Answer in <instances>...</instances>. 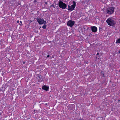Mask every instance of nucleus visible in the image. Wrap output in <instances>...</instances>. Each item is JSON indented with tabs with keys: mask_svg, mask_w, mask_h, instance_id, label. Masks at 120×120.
<instances>
[{
	"mask_svg": "<svg viewBox=\"0 0 120 120\" xmlns=\"http://www.w3.org/2000/svg\"><path fill=\"white\" fill-rule=\"evenodd\" d=\"M106 22L110 26H113L115 24V22L112 19L109 18L107 19Z\"/></svg>",
	"mask_w": 120,
	"mask_h": 120,
	"instance_id": "nucleus-1",
	"label": "nucleus"
},
{
	"mask_svg": "<svg viewBox=\"0 0 120 120\" xmlns=\"http://www.w3.org/2000/svg\"><path fill=\"white\" fill-rule=\"evenodd\" d=\"M114 8L113 7L108 8L106 10V13L109 14H112L114 12Z\"/></svg>",
	"mask_w": 120,
	"mask_h": 120,
	"instance_id": "nucleus-2",
	"label": "nucleus"
},
{
	"mask_svg": "<svg viewBox=\"0 0 120 120\" xmlns=\"http://www.w3.org/2000/svg\"><path fill=\"white\" fill-rule=\"evenodd\" d=\"M59 7L63 9H65L67 7L66 5L61 1H60L58 3Z\"/></svg>",
	"mask_w": 120,
	"mask_h": 120,
	"instance_id": "nucleus-3",
	"label": "nucleus"
},
{
	"mask_svg": "<svg viewBox=\"0 0 120 120\" xmlns=\"http://www.w3.org/2000/svg\"><path fill=\"white\" fill-rule=\"evenodd\" d=\"M37 20L40 24H45L46 23V22L44 21V19L41 18H38L37 19Z\"/></svg>",
	"mask_w": 120,
	"mask_h": 120,
	"instance_id": "nucleus-4",
	"label": "nucleus"
},
{
	"mask_svg": "<svg viewBox=\"0 0 120 120\" xmlns=\"http://www.w3.org/2000/svg\"><path fill=\"white\" fill-rule=\"evenodd\" d=\"M73 4L70 6H68V10H69L72 11L74 10L76 6V3L75 1H73Z\"/></svg>",
	"mask_w": 120,
	"mask_h": 120,
	"instance_id": "nucleus-5",
	"label": "nucleus"
},
{
	"mask_svg": "<svg viewBox=\"0 0 120 120\" xmlns=\"http://www.w3.org/2000/svg\"><path fill=\"white\" fill-rule=\"evenodd\" d=\"M75 23L74 21L71 20H69L67 23V25L69 26L70 27H72L74 25Z\"/></svg>",
	"mask_w": 120,
	"mask_h": 120,
	"instance_id": "nucleus-6",
	"label": "nucleus"
},
{
	"mask_svg": "<svg viewBox=\"0 0 120 120\" xmlns=\"http://www.w3.org/2000/svg\"><path fill=\"white\" fill-rule=\"evenodd\" d=\"M92 31L93 32H96L97 30V27L95 26H92L91 27Z\"/></svg>",
	"mask_w": 120,
	"mask_h": 120,
	"instance_id": "nucleus-7",
	"label": "nucleus"
},
{
	"mask_svg": "<svg viewBox=\"0 0 120 120\" xmlns=\"http://www.w3.org/2000/svg\"><path fill=\"white\" fill-rule=\"evenodd\" d=\"M42 88L43 89L46 91H48V90L49 89V87L48 86H46L45 85H44L42 86Z\"/></svg>",
	"mask_w": 120,
	"mask_h": 120,
	"instance_id": "nucleus-8",
	"label": "nucleus"
},
{
	"mask_svg": "<svg viewBox=\"0 0 120 120\" xmlns=\"http://www.w3.org/2000/svg\"><path fill=\"white\" fill-rule=\"evenodd\" d=\"M44 25L42 26V27L44 29H45L46 28V25Z\"/></svg>",
	"mask_w": 120,
	"mask_h": 120,
	"instance_id": "nucleus-9",
	"label": "nucleus"
},
{
	"mask_svg": "<svg viewBox=\"0 0 120 120\" xmlns=\"http://www.w3.org/2000/svg\"><path fill=\"white\" fill-rule=\"evenodd\" d=\"M116 43H120V39H117L116 41Z\"/></svg>",
	"mask_w": 120,
	"mask_h": 120,
	"instance_id": "nucleus-10",
	"label": "nucleus"
},
{
	"mask_svg": "<svg viewBox=\"0 0 120 120\" xmlns=\"http://www.w3.org/2000/svg\"><path fill=\"white\" fill-rule=\"evenodd\" d=\"M51 6L54 7V8H55V7L54 6V5H53L52 4L51 5Z\"/></svg>",
	"mask_w": 120,
	"mask_h": 120,
	"instance_id": "nucleus-11",
	"label": "nucleus"
},
{
	"mask_svg": "<svg viewBox=\"0 0 120 120\" xmlns=\"http://www.w3.org/2000/svg\"><path fill=\"white\" fill-rule=\"evenodd\" d=\"M49 55H48L47 56V57H49Z\"/></svg>",
	"mask_w": 120,
	"mask_h": 120,
	"instance_id": "nucleus-12",
	"label": "nucleus"
},
{
	"mask_svg": "<svg viewBox=\"0 0 120 120\" xmlns=\"http://www.w3.org/2000/svg\"><path fill=\"white\" fill-rule=\"evenodd\" d=\"M23 64H24L25 63V62H23Z\"/></svg>",
	"mask_w": 120,
	"mask_h": 120,
	"instance_id": "nucleus-13",
	"label": "nucleus"
},
{
	"mask_svg": "<svg viewBox=\"0 0 120 120\" xmlns=\"http://www.w3.org/2000/svg\"><path fill=\"white\" fill-rule=\"evenodd\" d=\"M99 53H98L97 54V55H99Z\"/></svg>",
	"mask_w": 120,
	"mask_h": 120,
	"instance_id": "nucleus-14",
	"label": "nucleus"
},
{
	"mask_svg": "<svg viewBox=\"0 0 120 120\" xmlns=\"http://www.w3.org/2000/svg\"><path fill=\"white\" fill-rule=\"evenodd\" d=\"M1 115V113L0 112V115Z\"/></svg>",
	"mask_w": 120,
	"mask_h": 120,
	"instance_id": "nucleus-15",
	"label": "nucleus"
},
{
	"mask_svg": "<svg viewBox=\"0 0 120 120\" xmlns=\"http://www.w3.org/2000/svg\"><path fill=\"white\" fill-rule=\"evenodd\" d=\"M20 23H22V22L21 21H20Z\"/></svg>",
	"mask_w": 120,
	"mask_h": 120,
	"instance_id": "nucleus-16",
	"label": "nucleus"
},
{
	"mask_svg": "<svg viewBox=\"0 0 120 120\" xmlns=\"http://www.w3.org/2000/svg\"><path fill=\"white\" fill-rule=\"evenodd\" d=\"M45 4H47V2H46V3H45Z\"/></svg>",
	"mask_w": 120,
	"mask_h": 120,
	"instance_id": "nucleus-17",
	"label": "nucleus"
},
{
	"mask_svg": "<svg viewBox=\"0 0 120 120\" xmlns=\"http://www.w3.org/2000/svg\"><path fill=\"white\" fill-rule=\"evenodd\" d=\"M103 76H104V74H103Z\"/></svg>",
	"mask_w": 120,
	"mask_h": 120,
	"instance_id": "nucleus-18",
	"label": "nucleus"
},
{
	"mask_svg": "<svg viewBox=\"0 0 120 120\" xmlns=\"http://www.w3.org/2000/svg\"><path fill=\"white\" fill-rule=\"evenodd\" d=\"M101 73H102V74H103L102 72H101Z\"/></svg>",
	"mask_w": 120,
	"mask_h": 120,
	"instance_id": "nucleus-19",
	"label": "nucleus"
},
{
	"mask_svg": "<svg viewBox=\"0 0 120 120\" xmlns=\"http://www.w3.org/2000/svg\"><path fill=\"white\" fill-rule=\"evenodd\" d=\"M79 120H82V119H80Z\"/></svg>",
	"mask_w": 120,
	"mask_h": 120,
	"instance_id": "nucleus-20",
	"label": "nucleus"
},
{
	"mask_svg": "<svg viewBox=\"0 0 120 120\" xmlns=\"http://www.w3.org/2000/svg\"><path fill=\"white\" fill-rule=\"evenodd\" d=\"M32 22V21H31V22Z\"/></svg>",
	"mask_w": 120,
	"mask_h": 120,
	"instance_id": "nucleus-21",
	"label": "nucleus"
},
{
	"mask_svg": "<svg viewBox=\"0 0 120 120\" xmlns=\"http://www.w3.org/2000/svg\"><path fill=\"white\" fill-rule=\"evenodd\" d=\"M32 22V21H31V22Z\"/></svg>",
	"mask_w": 120,
	"mask_h": 120,
	"instance_id": "nucleus-22",
	"label": "nucleus"
},
{
	"mask_svg": "<svg viewBox=\"0 0 120 120\" xmlns=\"http://www.w3.org/2000/svg\"><path fill=\"white\" fill-rule=\"evenodd\" d=\"M32 22V21H31V22Z\"/></svg>",
	"mask_w": 120,
	"mask_h": 120,
	"instance_id": "nucleus-23",
	"label": "nucleus"
}]
</instances>
